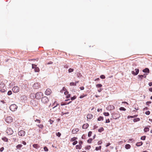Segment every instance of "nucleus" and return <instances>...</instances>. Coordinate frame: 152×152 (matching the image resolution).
<instances>
[{
    "instance_id": "1",
    "label": "nucleus",
    "mask_w": 152,
    "mask_h": 152,
    "mask_svg": "<svg viewBox=\"0 0 152 152\" xmlns=\"http://www.w3.org/2000/svg\"><path fill=\"white\" fill-rule=\"evenodd\" d=\"M120 116V114L118 112H114L112 114V117L115 119H116L119 118Z\"/></svg>"
},
{
    "instance_id": "2",
    "label": "nucleus",
    "mask_w": 152,
    "mask_h": 152,
    "mask_svg": "<svg viewBox=\"0 0 152 152\" xmlns=\"http://www.w3.org/2000/svg\"><path fill=\"white\" fill-rule=\"evenodd\" d=\"M5 121L7 123H10L13 122V118L10 116L7 117L5 119Z\"/></svg>"
},
{
    "instance_id": "3",
    "label": "nucleus",
    "mask_w": 152,
    "mask_h": 152,
    "mask_svg": "<svg viewBox=\"0 0 152 152\" xmlns=\"http://www.w3.org/2000/svg\"><path fill=\"white\" fill-rule=\"evenodd\" d=\"M43 94L41 92H39L36 93L35 94V98L38 99H40L42 96H43Z\"/></svg>"
},
{
    "instance_id": "4",
    "label": "nucleus",
    "mask_w": 152,
    "mask_h": 152,
    "mask_svg": "<svg viewBox=\"0 0 152 152\" xmlns=\"http://www.w3.org/2000/svg\"><path fill=\"white\" fill-rule=\"evenodd\" d=\"M10 108L12 111H14L17 110V106L15 104H12L10 106Z\"/></svg>"
},
{
    "instance_id": "5",
    "label": "nucleus",
    "mask_w": 152,
    "mask_h": 152,
    "mask_svg": "<svg viewBox=\"0 0 152 152\" xmlns=\"http://www.w3.org/2000/svg\"><path fill=\"white\" fill-rule=\"evenodd\" d=\"M49 100L46 96H44L41 99V101L44 104H47L49 102Z\"/></svg>"
},
{
    "instance_id": "6",
    "label": "nucleus",
    "mask_w": 152,
    "mask_h": 152,
    "mask_svg": "<svg viewBox=\"0 0 152 152\" xmlns=\"http://www.w3.org/2000/svg\"><path fill=\"white\" fill-rule=\"evenodd\" d=\"M6 133L8 135L12 134L13 133V131L12 129L10 128H7L6 131Z\"/></svg>"
},
{
    "instance_id": "7",
    "label": "nucleus",
    "mask_w": 152,
    "mask_h": 152,
    "mask_svg": "<svg viewBox=\"0 0 152 152\" xmlns=\"http://www.w3.org/2000/svg\"><path fill=\"white\" fill-rule=\"evenodd\" d=\"M12 91L14 93L18 92L19 91V88L18 86H15L12 88Z\"/></svg>"
},
{
    "instance_id": "8",
    "label": "nucleus",
    "mask_w": 152,
    "mask_h": 152,
    "mask_svg": "<svg viewBox=\"0 0 152 152\" xmlns=\"http://www.w3.org/2000/svg\"><path fill=\"white\" fill-rule=\"evenodd\" d=\"M59 104L58 103H56V105L53 107L52 109H50V110H52V112H55L57 111V110H58V109L57 108V107L58 105H59Z\"/></svg>"
},
{
    "instance_id": "9",
    "label": "nucleus",
    "mask_w": 152,
    "mask_h": 152,
    "mask_svg": "<svg viewBox=\"0 0 152 152\" xmlns=\"http://www.w3.org/2000/svg\"><path fill=\"white\" fill-rule=\"evenodd\" d=\"M26 134L25 132L23 130H21L18 132V134L20 136H23Z\"/></svg>"
},
{
    "instance_id": "10",
    "label": "nucleus",
    "mask_w": 152,
    "mask_h": 152,
    "mask_svg": "<svg viewBox=\"0 0 152 152\" xmlns=\"http://www.w3.org/2000/svg\"><path fill=\"white\" fill-rule=\"evenodd\" d=\"M40 84L39 83H35L33 85V87L34 89H37L39 88Z\"/></svg>"
},
{
    "instance_id": "11",
    "label": "nucleus",
    "mask_w": 152,
    "mask_h": 152,
    "mask_svg": "<svg viewBox=\"0 0 152 152\" xmlns=\"http://www.w3.org/2000/svg\"><path fill=\"white\" fill-rule=\"evenodd\" d=\"M135 72L133 71H132V73L134 75H137L139 73V70L138 69H135Z\"/></svg>"
},
{
    "instance_id": "12",
    "label": "nucleus",
    "mask_w": 152,
    "mask_h": 152,
    "mask_svg": "<svg viewBox=\"0 0 152 152\" xmlns=\"http://www.w3.org/2000/svg\"><path fill=\"white\" fill-rule=\"evenodd\" d=\"M79 129L78 128L73 129L72 131V134H76L79 131Z\"/></svg>"
},
{
    "instance_id": "13",
    "label": "nucleus",
    "mask_w": 152,
    "mask_h": 152,
    "mask_svg": "<svg viewBox=\"0 0 152 152\" xmlns=\"http://www.w3.org/2000/svg\"><path fill=\"white\" fill-rule=\"evenodd\" d=\"M52 92L51 89L49 88H48L45 92V94L46 95H49L51 94Z\"/></svg>"
},
{
    "instance_id": "14",
    "label": "nucleus",
    "mask_w": 152,
    "mask_h": 152,
    "mask_svg": "<svg viewBox=\"0 0 152 152\" xmlns=\"http://www.w3.org/2000/svg\"><path fill=\"white\" fill-rule=\"evenodd\" d=\"M89 126V124L87 123L84 124L82 126V128L84 129H86L88 128Z\"/></svg>"
},
{
    "instance_id": "15",
    "label": "nucleus",
    "mask_w": 152,
    "mask_h": 152,
    "mask_svg": "<svg viewBox=\"0 0 152 152\" xmlns=\"http://www.w3.org/2000/svg\"><path fill=\"white\" fill-rule=\"evenodd\" d=\"M93 115L91 114H88L87 116V119H91L93 118Z\"/></svg>"
},
{
    "instance_id": "16",
    "label": "nucleus",
    "mask_w": 152,
    "mask_h": 152,
    "mask_svg": "<svg viewBox=\"0 0 152 152\" xmlns=\"http://www.w3.org/2000/svg\"><path fill=\"white\" fill-rule=\"evenodd\" d=\"M142 71L144 72L145 73H149V70L148 68H145V69L143 70Z\"/></svg>"
},
{
    "instance_id": "17",
    "label": "nucleus",
    "mask_w": 152,
    "mask_h": 152,
    "mask_svg": "<svg viewBox=\"0 0 152 152\" xmlns=\"http://www.w3.org/2000/svg\"><path fill=\"white\" fill-rule=\"evenodd\" d=\"M82 148V146L81 145L79 144L76 146V149H80Z\"/></svg>"
},
{
    "instance_id": "18",
    "label": "nucleus",
    "mask_w": 152,
    "mask_h": 152,
    "mask_svg": "<svg viewBox=\"0 0 152 152\" xmlns=\"http://www.w3.org/2000/svg\"><path fill=\"white\" fill-rule=\"evenodd\" d=\"M143 144V143L142 142H137L136 144V145L137 146H141Z\"/></svg>"
},
{
    "instance_id": "19",
    "label": "nucleus",
    "mask_w": 152,
    "mask_h": 152,
    "mask_svg": "<svg viewBox=\"0 0 152 152\" xmlns=\"http://www.w3.org/2000/svg\"><path fill=\"white\" fill-rule=\"evenodd\" d=\"M131 147V145L129 144H126L125 145V148L127 149H130Z\"/></svg>"
},
{
    "instance_id": "20",
    "label": "nucleus",
    "mask_w": 152,
    "mask_h": 152,
    "mask_svg": "<svg viewBox=\"0 0 152 152\" xmlns=\"http://www.w3.org/2000/svg\"><path fill=\"white\" fill-rule=\"evenodd\" d=\"M2 140L4 142H8V139L6 137H4L2 138Z\"/></svg>"
},
{
    "instance_id": "21",
    "label": "nucleus",
    "mask_w": 152,
    "mask_h": 152,
    "mask_svg": "<svg viewBox=\"0 0 152 152\" xmlns=\"http://www.w3.org/2000/svg\"><path fill=\"white\" fill-rule=\"evenodd\" d=\"M77 139V137H73L70 139V141L71 142H72L74 141H75Z\"/></svg>"
},
{
    "instance_id": "22",
    "label": "nucleus",
    "mask_w": 152,
    "mask_h": 152,
    "mask_svg": "<svg viewBox=\"0 0 152 152\" xmlns=\"http://www.w3.org/2000/svg\"><path fill=\"white\" fill-rule=\"evenodd\" d=\"M37 126L40 129H42L44 128V126L42 124H38L37 125Z\"/></svg>"
},
{
    "instance_id": "23",
    "label": "nucleus",
    "mask_w": 152,
    "mask_h": 152,
    "mask_svg": "<svg viewBox=\"0 0 152 152\" xmlns=\"http://www.w3.org/2000/svg\"><path fill=\"white\" fill-rule=\"evenodd\" d=\"M23 145L21 144H19L16 146V148L17 149H20L22 147Z\"/></svg>"
},
{
    "instance_id": "24",
    "label": "nucleus",
    "mask_w": 152,
    "mask_h": 152,
    "mask_svg": "<svg viewBox=\"0 0 152 152\" xmlns=\"http://www.w3.org/2000/svg\"><path fill=\"white\" fill-rule=\"evenodd\" d=\"M33 147L36 148H37L39 147V145L37 144H34L33 145Z\"/></svg>"
},
{
    "instance_id": "25",
    "label": "nucleus",
    "mask_w": 152,
    "mask_h": 152,
    "mask_svg": "<svg viewBox=\"0 0 152 152\" xmlns=\"http://www.w3.org/2000/svg\"><path fill=\"white\" fill-rule=\"evenodd\" d=\"M56 103H57L55 101L54 102V103L52 104V105H51V104H50L49 106V107H50V106H51V107L53 106V107L54 106H55L56 105Z\"/></svg>"
},
{
    "instance_id": "26",
    "label": "nucleus",
    "mask_w": 152,
    "mask_h": 152,
    "mask_svg": "<svg viewBox=\"0 0 152 152\" xmlns=\"http://www.w3.org/2000/svg\"><path fill=\"white\" fill-rule=\"evenodd\" d=\"M104 130V128L102 127L98 129V131L99 132H102Z\"/></svg>"
},
{
    "instance_id": "27",
    "label": "nucleus",
    "mask_w": 152,
    "mask_h": 152,
    "mask_svg": "<svg viewBox=\"0 0 152 152\" xmlns=\"http://www.w3.org/2000/svg\"><path fill=\"white\" fill-rule=\"evenodd\" d=\"M34 71L35 72H39V69L38 67H37L34 69Z\"/></svg>"
},
{
    "instance_id": "28",
    "label": "nucleus",
    "mask_w": 152,
    "mask_h": 152,
    "mask_svg": "<svg viewBox=\"0 0 152 152\" xmlns=\"http://www.w3.org/2000/svg\"><path fill=\"white\" fill-rule=\"evenodd\" d=\"M138 78L139 79H140L141 80H142L143 79V78L144 77V75H139L138 76Z\"/></svg>"
},
{
    "instance_id": "29",
    "label": "nucleus",
    "mask_w": 152,
    "mask_h": 152,
    "mask_svg": "<svg viewBox=\"0 0 152 152\" xmlns=\"http://www.w3.org/2000/svg\"><path fill=\"white\" fill-rule=\"evenodd\" d=\"M134 122H136L140 121V118H134L133 120Z\"/></svg>"
},
{
    "instance_id": "30",
    "label": "nucleus",
    "mask_w": 152,
    "mask_h": 152,
    "mask_svg": "<svg viewBox=\"0 0 152 152\" xmlns=\"http://www.w3.org/2000/svg\"><path fill=\"white\" fill-rule=\"evenodd\" d=\"M12 139L14 140V141H16L17 140L16 136L15 135H13L12 136Z\"/></svg>"
},
{
    "instance_id": "31",
    "label": "nucleus",
    "mask_w": 152,
    "mask_h": 152,
    "mask_svg": "<svg viewBox=\"0 0 152 152\" xmlns=\"http://www.w3.org/2000/svg\"><path fill=\"white\" fill-rule=\"evenodd\" d=\"M103 120V117L102 116H100L99 118H98V121H102Z\"/></svg>"
},
{
    "instance_id": "32",
    "label": "nucleus",
    "mask_w": 152,
    "mask_h": 152,
    "mask_svg": "<svg viewBox=\"0 0 152 152\" xmlns=\"http://www.w3.org/2000/svg\"><path fill=\"white\" fill-rule=\"evenodd\" d=\"M144 130L145 132H147L149 131V129L148 127H145L144 128Z\"/></svg>"
},
{
    "instance_id": "33",
    "label": "nucleus",
    "mask_w": 152,
    "mask_h": 152,
    "mask_svg": "<svg viewBox=\"0 0 152 152\" xmlns=\"http://www.w3.org/2000/svg\"><path fill=\"white\" fill-rule=\"evenodd\" d=\"M101 148V146H99L98 147H96L95 148V150L96 151H98L99 150H100Z\"/></svg>"
},
{
    "instance_id": "34",
    "label": "nucleus",
    "mask_w": 152,
    "mask_h": 152,
    "mask_svg": "<svg viewBox=\"0 0 152 152\" xmlns=\"http://www.w3.org/2000/svg\"><path fill=\"white\" fill-rule=\"evenodd\" d=\"M92 139L90 138L87 140V142L89 143H91L92 142Z\"/></svg>"
},
{
    "instance_id": "35",
    "label": "nucleus",
    "mask_w": 152,
    "mask_h": 152,
    "mask_svg": "<svg viewBox=\"0 0 152 152\" xmlns=\"http://www.w3.org/2000/svg\"><path fill=\"white\" fill-rule=\"evenodd\" d=\"M119 110L121 111H125L126 109L124 107H121L120 108Z\"/></svg>"
},
{
    "instance_id": "36",
    "label": "nucleus",
    "mask_w": 152,
    "mask_h": 152,
    "mask_svg": "<svg viewBox=\"0 0 152 152\" xmlns=\"http://www.w3.org/2000/svg\"><path fill=\"white\" fill-rule=\"evenodd\" d=\"M74 71V69L72 68H69L68 70V72L69 73L72 72Z\"/></svg>"
},
{
    "instance_id": "37",
    "label": "nucleus",
    "mask_w": 152,
    "mask_h": 152,
    "mask_svg": "<svg viewBox=\"0 0 152 152\" xmlns=\"http://www.w3.org/2000/svg\"><path fill=\"white\" fill-rule=\"evenodd\" d=\"M56 134L57 136L59 137L61 136V134L59 132H58L57 133H56Z\"/></svg>"
},
{
    "instance_id": "38",
    "label": "nucleus",
    "mask_w": 152,
    "mask_h": 152,
    "mask_svg": "<svg viewBox=\"0 0 152 152\" xmlns=\"http://www.w3.org/2000/svg\"><path fill=\"white\" fill-rule=\"evenodd\" d=\"M67 90L64 87H63V89L61 90V92L62 93H63L64 91L65 92Z\"/></svg>"
},
{
    "instance_id": "39",
    "label": "nucleus",
    "mask_w": 152,
    "mask_h": 152,
    "mask_svg": "<svg viewBox=\"0 0 152 152\" xmlns=\"http://www.w3.org/2000/svg\"><path fill=\"white\" fill-rule=\"evenodd\" d=\"M70 86H76V83L74 82H71V83H70Z\"/></svg>"
},
{
    "instance_id": "40",
    "label": "nucleus",
    "mask_w": 152,
    "mask_h": 152,
    "mask_svg": "<svg viewBox=\"0 0 152 152\" xmlns=\"http://www.w3.org/2000/svg\"><path fill=\"white\" fill-rule=\"evenodd\" d=\"M103 114L105 116H108L109 115V113H108L104 112L103 113Z\"/></svg>"
},
{
    "instance_id": "41",
    "label": "nucleus",
    "mask_w": 152,
    "mask_h": 152,
    "mask_svg": "<svg viewBox=\"0 0 152 152\" xmlns=\"http://www.w3.org/2000/svg\"><path fill=\"white\" fill-rule=\"evenodd\" d=\"M92 132L91 131H90L88 132V137H90L91 136L92 134Z\"/></svg>"
},
{
    "instance_id": "42",
    "label": "nucleus",
    "mask_w": 152,
    "mask_h": 152,
    "mask_svg": "<svg viewBox=\"0 0 152 152\" xmlns=\"http://www.w3.org/2000/svg\"><path fill=\"white\" fill-rule=\"evenodd\" d=\"M102 86V85L101 84H98L96 85V87L97 88H101Z\"/></svg>"
},
{
    "instance_id": "43",
    "label": "nucleus",
    "mask_w": 152,
    "mask_h": 152,
    "mask_svg": "<svg viewBox=\"0 0 152 152\" xmlns=\"http://www.w3.org/2000/svg\"><path fill=\"white\" fill-rule=\"evenodd\" d=\"M100 77L102 79H104L105 78V77L104 75H102L100 76Z\"/></svg>"
},
{
    "instance_id": "44",
    "label": "nucleus",
    "mask_w": 152,
    "mask_h": 152,
    "mask_svg": "<svg viewBox=\"0 0 152 152\" xmlns=\"http://www.w3.org/2000/svg\"><path fill=\"white\" fill-rule=\"evenodd\" d=\"M76 98V96H74L72 97H71V99L72 100H73L75 99Z\"/></svg>"
},
{
    "instance_id": "45",
    "label": "nucleus",
    "mask_w": 152,
    "mask_h": 152,
    "mask_svg": "<svg viewBox=\"0 0 152 152\" xmlns=\"http://www.w3.org/2000/svg\"><path fill=\"white\" fill-rule=\"evenodd\" d=\"M35 122H37L39 123H40L41 122L40 120L36 119L35 120H34Z\"/></svg>"
},
{
    "instance_id": "46",
    "label": "nucleus",
    "mask_w": 152,
    "mask_h": 152,
    "mask_svg": "<svg viewBox=\"0 0 152 152\" xmlns=\"http://www.w3.org/2000/svg\"><path fill=\"white\" fill-rule=\"evenodd\" d=\"M37 67V65L34 64H32V68L35 69Z\"/></svg>"
},
{
    "instance_id": "47",
    "label": "nucleus",
    "mask_w": 152,
    "mask_h": 152,
    "mask_svg": "<svg viewBox=\"0 0 152 152\" xmlns=\"http://www.w3.org/2000/svg\"><path fill=\"white\" fill-rule=\"evenodd\" d=\"M146 137L145 136H143L141 137V139L143 140H145V139Z\"/></svg>"
},
{
    "instance_id": "48",
    "label": "nucleus",
    "mask_w": 152,
    "mask_h": 152,
    "mask_svg": "<svg viewBox=\"0 0 152 152\" xmlns=\"http://www.w3.org/2000/svg\"><path fill=\"white\" fill-rule=\"evenodd\" d=\"M44 150L45 151H48V149L46 147H45L44 148Z\"/></svg>"
},
{
    "instance_id": "49",
    "label": "nucleus",
    "mask_w": 152,
    "mask_h": 152,
    "mask_svg": "<svg viewBox=\"0 0 152 152\" xmlns=\"http://www.w3.org/2000/svg\"><path fill=\"white\" fill-rule=\"evenodd\" d=\"M77 143V141L75 140L72 143V145H76Z\"/></svg>"
},
{
    "instance_id": "50",
    "label": "nucleus",
    "mask_w": 152,
    "mask_h": 152,
    "mask_svg": "<svg viewBox=\"0 0 152 152\" xmlns=\"http://www.w3.org/2000/svg\"><path fill=\"white\" fill-rule=\"evenodd\" d=\"M12 94V92L11 91H9L8 92L7 94L9 95H11V94Z\"/></svg>"
},
{
    "instance_id": "51",
    "label": "nucleus",
    "mask_w": 152,
    "mask_h": 152,
    "mask_svg": "<svg viewBox=\"0 0 152 152\" xmlns=\"http://www.w3.org/2000/svg\"><path fill=\"white\" fill-rule=\"evenodd\" d=\"M0 91L2 93H4L6 91L4 89H1L0 90Z\"/></svg>"
},
{
    "instance_id": "52",
    "label": "nucleus",
    "mask_w": 152,
    "mask_h": 152,
    "mask_svg": "<svg viewBox=\"0 0 152 152\" xmlns=\"http://www.w3.org/2000/svg\"><path fill=\"white\" fill-rule=\"evenodd\" d=\"M145 113L147 115H149L150 114V112L149 111H146Z\"/></svg>"
},
{
    "instance_id": "53",
    "label": "nucleus",
    "mask_w": 152,
    "mask_h": 152,
    "mask_svg": "<svg viewBox=\"0 0 152 152\" xmlns=\"http://www.w3.org/2000/svg\"><path fill=\"white\" fill-rule=\"evenodd\" d=\"M102 143V141L101 140H100L97 143L98 145H101Z\"/></svg>"
},
{
    "instance_id": "54",
    "label": "nucleus",
    "mask_w": 152,
    "mask_h": 152,
    "mask_svg": "<svg viewBox=\"0 0 152 152\" xmlns=\"http://www.w3.org/2000/svg\"><path fill=\"white\" fill-rule=\"evenodd\" d=\"M87 96L86 94L85 95H81L80 96V99L86 96Z\"/></svg>"
},
{
    "instance_id": "55",
    "label": "nucleus",
    "mask_w": 152,
    "mask_h": 152,
    "mask_svg": "<svg viewBox=\"0 0 152 152\" xmlns=\"http://www.w3.org/2000/svg\"><path fill=\"white\" fill-rule=\"evenodd\" d=\"M66 104L65 102H61V106H63Z\"/></svg>"
},
{
    "instance_id": "56",
    "label": "nucleus",
    "mask_w": 152,
    "mask_h": 152,
    "mask_svg": "<svg viewBox=\"0 0 152 152\" xmlns=\"http://www.w3.org/2000/svg\"><path fill=\"white\" fill-rule=\"evenodd\" d=\"M49 121L50 124H52L53 122V121L51 119H50Z\"/></svg>"
},
{
    "instance_id": "57",
    "label": "nucleus",
    "mask_w": 152,
    "mask_h": 152,
    "mask_svg": "<svg viewBox=\"0 0 152 152\" xmlns=\"http://www.w3.org/2000/svg\"><path fill=\"white\" fill-rule=\"evenodd\" d=\"M151 101L147 102L146 103V104L147 105H149L150 104H151Z\"/></svg>"
},
{
    "instance_id": "58",
    "label": "nucleus",
    "mask_w": 152,
    "mask_h": 152,
    "mask_svg": "<svg viewBox=\"0 0 152 152\" xmlns=\"http://www.w3.org/2000/svg\"><path fill=\"white\" fill-rule=\"evenodd\" d=\"M64 94L65 95H67L68 94L69 92H68V91H66L64 92Z\"/></svg>"
},
{
    "instance_id": "59",
    "label": "nucleus",
    "mask_w": 152,
    "mask_h": 152,
    "mask_svg": "<svg viewBox=\"0 0 152 152\" xmlns=\"http://www.w3.org/2000/svg\"><path fill=\"white\" fill-rule=\"evenodd\" d=\"M70 94H68L67 95L66 97V98L68 99V98H69L70 97Z\"/></svg>"
},
{
    "instance_id": "60",
    "label": "nucleus",
    "mask_w": 152,
    "mask_h": 152,
    "mask_svg": "<svg viewBox=\"0 0 152 152\" xmlns=\"http://www.w3.org/2000/svg\"><path fill=\"white\" fill-rule=\"evenodd\" d=\"M91 148L90 145H88L86 146V148L88 149H89Z\"/></svg>"
},
{
    "instance_id": "61",
    "label": "nucleus",
    "mask_w": 152,
    "mask_h": 152,
    "mask_svg": "<svg viewBox=\"0 0 152 152\" xmlns=\"http://www.w3.org/2000/svg\"><path fill=\"white\" fill-rule=\"evenodd\" d=\"M4 147H2L1 148H0V151L1 152L2 151L4 150Z\"/></svg>"
},
{
    "instance_id": "62",
    "label": "nucleus",
    "mask_w": 152,
    "mask_h": 152,
    "mask_svg": "<svg viewBox=\"0 0 152 152\" xmlns=\"http://www.w3.org/2000/svg\"><path fill=\"white\" fill-rule=\"evenodd\" d=\"M110 122V121L109 119H108L106 120L105 123H109Z\"/></svg>"
},
{
    "instance_id": "63",
    "label": "nucleus",
    "mask_w": 152,
    "mask_h": 152,
    "mask_svg": "<svg viewBox=\"0 0 152 152\" xmlns=\"http://www.w3.org/2000/svg\"><path fill=\"white\" fill-rule=\"evenodd\" d=\"M148 85L150 86H152V82L149 83Z\"/></svg>"
},
{
    "instance_id": "64",
    "label": "nucleus",
    "mask_w": 152,
    "mask_h": 152,
    "mask_svg": "<svg viewBox=\"0 0 152 152\" xmlns=\"http://www.w3.org/2000/svg\"><path fill=\"white\" fill-rule=\"evenodd\" d=\"M149 91L151 92H152V88H149Z\"/></svg>"
}]
</instances>
